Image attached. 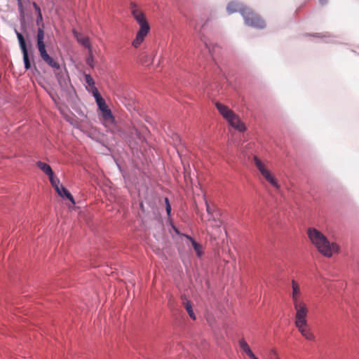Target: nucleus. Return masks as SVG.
<instances>
[{
	"label": "nucleus",
	"mask_w": 359,
	"mask_h": 359,
	"mask_svg": "<svg viewBox=\"0 0 359 359\" xmlns=\"http://www.w3.org/2000/svg\"><path fill=\"white\" fill-rule=\"evenodd\" d=\"M308 236L319 252L327 257H330L333 253L339 250L338 245L334 243H330L327 237L315 228H309Z\"/></svg>",
	"instance_id": "obj_1"
},
{
	"label": "nucleus",
	"mask_w": 359,
	"mask_h": 359,
	"mask_svg": "<svg viewBox=\"0 0 359 359\" xmlns=\"http://www.w3.org/2000/svg\"><path fill=\"white\" fill-rule=\"evenodd\" d=\"M130 9L133 16L140 25V29L132 43L135 48H137L143 42L144 38L149 32L150 26L147 21L144 14L137 8V6L135 3L130 4Z\"/></svg>",
	"instance_id": "obj_2"
},
{
	"label": "nucleus",
	"mask_w": 359,
	"mask_h": 359,
	"mask_svg": "<svg viewBox=\"0 0 359 359\" xmlns=\"http://www.w3.org/2000/svg\"><path fill=\"white\" fill-rule=\"evenodd\" d=\"M241 14L243 17L246 25L258 29H262L265 27L264 21L250 8L247 7L241 9Z\"/></svg>",
	"instance_id": "obj_3"
},
{
	"label": "nucleus",
	"mask_w": 359,
	"mask_h": 359,
	"mask_svg": "<svg viewBox=\"0 0 359 359\" xmlns=\"http://www.w3.org/2000/svg\"><path fill=\"white\" fill-rule=\"evenodd\" d=\"M253 161L255 166L259 170L264 179L269 182L274 188L279 189V185L273 175L266 168L263 162L257 157L254 156Z\"/></svg>",
	"instance_id": "obj_4"
},
{
	"label": "nucleus",
	"mask_w": 359,
	"mask_h": 359,
	"mask_svg": "<svg viewBox=\"0 0 359 359\" xmlns=\"http://www.w3.org/2000/svg\"><path fill=\"white\" fill-rule=\"evenodd\" d=\"M294 304L296 311L294 324H302L306 323V317L309 313V309L305 302H301Z\"/></svg>",
	"instance_id": "obj_5"
},
{
	"label": "nucleus",
	"mask_w": 359,
	"mask_h": 359,
	"mask_svg": "<svg viewBox=\"0 0 359 359\" xmlns=\"http://www.w3.org/2000/svg\"><path fill=\"white\" fill-rule=\"evenodd\" d=\"M15 33H16V35H17V37H18V39L19 41L20 49H21L22 55H23V61H24V64H25V68L26 69H29L31 67V64H30V61L29 59L28 51H27L25 40L22 34H20V32H18L17 30H15Z\"/></svg>",
	"instance_id": "obj_6"
},
{
	"label": "nucleus",
	"mask_w": 359,
	"mask_h": 359,
	"mask_svg": "<svg viewBox=\"0 0 359 359\" xmlns=\"http://www.w3.org/2000/svg\"><path fill=\"white\" fill-rule=\"evenodd\" d=\"M296 327L298 329L299 332L301 334L309 341H314L316 339L315 335L312 332L311 328L309 327L308 323H304L302 324H297L295 325Z\"/></svg>",
	"instance_id": "obj_7"
},
{
	"label": "nucleus",
	"mask_w": 359,
	"mask_h": 359,
	"mask_svg": "<svg viewBox=\"0 0 359 359\" xmlns=\"http://www.w3.org/2000/svg\"><path fill=\"white\" fill-rule=\"evenodd\" d=\"M99 109L102 112L103 118L107 121H113L114 116L111 110L108 108L104 99L97 100L96 102Z\"/></svg>",
	"instance_id": "obj_8"
},
{
	"label": "nucleus",
	"mask_w": 359,
	"mask_h": 359,
	"mask_svg": "<svg viewBox=\"0 0 359 359\" xmlns=\"http://www.w3.org/2000/svg\"><path fill=\"white\" fill-rule=\"evenodd\" d=\"M40 56L41 59L48 64L50 67L59 69L60 68V64L56 62L53 58H52L47 53L46 50L43 49L42 50L39 51Z\"/></svg>",
	"instance_id": "obj_9"
},
{
	"label": "nucleus",
	"mask_w": 359,
	"mask_h": 359,
	"mask_svg": "<svg viewBox=\"0 0 359 359\" xmlns=\"http://www.w3.org/2000/svg\"><path fill=\"white\" fill-rule=\"evenodd\" d=\"M226 121L232 127L240 132H243L245 130L244 123L241 122L239 117L235 113Z\"/></svg>",
	"instance_id": "obj_10"
},
{
	"label": "nucleus",
	"mask_w": 359,
	"mask_h": 359,
	"mask_svg": "<svg viewBox=\"0 0 359 359\" xmlns=\"http://www.w3.org/2000/svg\"><path fill=\"white\" fill-rule=\"evenodd\" d=\"M215 105L221 115L226 120L229 118L234 114V112L232 110H231L227 106L222 103L217 102Z\"/></svg>",
	"instance_id": "obj_11"
},
{
	"label": "nucleus",
	"mask_w": 359,
	"mask_h": 359,
	"mask_svg": "<svg viewBox=\"0 0 359 359\" xmlns=\"http://www.w3.org/2000/svg\"><path fill=\"white\" fill-rule=\"evenodd\" d=\"M292 299L293 304H296L298 302H301L302 301L299 299V297L301 294L300 291V287L297 282H296L294 280H292Z\"/></svg>",
	"instance_id": "obj_12"
},
{
	"label": "nucleus",
	"mask_w": 359,
	"mask_h": 359,
	"mask_svg": "<svg viewBox=\"0 0 359 359\" xmlns=\"http://www.w3.org/2000/svg\"><path fill=\"white\" fill-rule=\"evenodd\" d=\"M45 36L44 31L42 28H39L37 30V47L39 51L46 49V46L43 41Z\"/></svg>",
	"instance_id": "obj_13"
},
{
	"label": "nucleus",
	"mask_w": 359,
	"mask_h": 359,
	"mask_svg": "<svg viewBox=\"0 0 359 359\" xmlns=\"http://www.w3.org/2000/svg\"><path fill=\"white\" fill-rule=\"evenodd\" d=\"M185 237L191 241V245L194 248V250H195L196 255L198 257H201L202 255L203 254V247L202 245L197 243L194 239H193L190 236H188V235H186Z\"/></svg>",
	"instance_id": "obj_14"
},
{
	"label": "nucleus",
	"mask_w": 359,
	"mask_h": 359,
	"mask_svg": "<svg viewBox=\"0 0 359 359\" xmlns=\"http://www.w3.org/2000/svg\"><path fill=\"white\" fill-rule=\"evenodd\" d=\"M245 7L243 6L239 3L232 1L228 4L226 9L229 13H233L237 11H239L241 13V9H243Z\"/></svg>",
	"instance_id": "obj_15"
},
{
	"label": "nucleus",
	"mask_w": 359,
	"mask_h": 359,
	"mask_svg": "<svg viewBox=\"0 0 359 359\" xmlns=\"http://www.w3.org/2000/svg\"><path fill=\"white\" fill-rule=\"evenodd\" d=\"M36 165L39 167V168L40 170H41L48 177L53 175V172L52 168L47 163L41 162V161H38Z\"/></svg>",
	"instance_id": "obj_16"
},
{
	"label": "nucleus",
	"mask_w": 359,
	"mask_h": 359,
	"mask_svg": "<svg viewBox=\"0 0 359 359\" xmlns=\"http://www.w3.org/2000/svg\"><path fill=\"white\" fill-rule=\"evenodd\" d=\"M59 191L60 194H58V195H60L62 198H67L72 203V204H75V201L72 195L65 187L61 185Z\"/></svg>",
	"instance_id": "obj_17"
},
{
	"label": "nucleus",
	"mask_w": 359,
	"mask_h": 359,
	"mask_svg": "<svg viewBox=\"0 0 359 359\" xmlns=\"http://www.w3.org/2000/svg\"><path fill=\"white\" fill-rule=\"evenodd\" d=\"M74 36L76 38L77 41L83 46L90 48V42L89 39L86 36H81L76 32H74Z\"/></svg>",
	"instance_id": "obj_18"
},
{
	"label": "nucleus",
	"mask_w": 359,
	"mask_h": 359,
	"mask_svg": "<svg viewBox=\"0 0 359 359\" xmlns=\"http://www.w3.org/2000/svg\"><path fill=\"white\" fill-rule=\"evenodd\" d=\"M238 344L240 346V348L246 355L252 352V350L250 349L249 345L243 338L239 339Z\"/></svg>",
	"instance_id": "obj_19"
},
{
	"label": "nucleus",
	"mask_w": 359,
	"mask_h": 359,
	"mask_svg": "<svg viewBox=\"0 0 359 359\" xmlns=\"http://www.w3.org/2000/svg\"><path fill=\"white\" fill-rule=\"evenodd\" d=\"M184 305L190 318H191L193 320H196V316L194 313L192 305L190 301L186 300V302H184Z\"/></svg>",
	"instance_id": "obj_20"
},
{
	"label": "nucleus",
	"mask_w": 359,
	"mask_h": 359,
	"mask_svg": "<svg viewBox=\"0 0 359 359\" xmlns=\"http://www.w3.org/2000/svg\"><path fill=\"white\" fill-rule=\"evenodd\" d=\"M49 180H50V182L52 186L55 188L56 192L57 194H60L59 191L60 187V186L59 185V184H60L59 179L54 177L53 175L51 176H49Z\"/></svg>",
	"instance_id": "obj_21"
},
{
	"label": "nucleus",
	"mask_w": 359,
	"mask_h": 359,
	"mask_svg": "<svg viewBox=\"0 0 359 359\" xmlns=\"http://www.w3.org/2000/svg\"><path fill=\"white\" fill-rule=\"evenodd\" d=\"M91 92H92V94L94 96L96 102L97 100L103 99L95 86H93L91 88Z\"/></svg>",
	"instance_id": "obj_22"
},
{
	"label": "nucleus",
	"mask_w": 359,
	"mask_h": 359,
	"mask_svg": "<svg viewBox=\"0 0 359 359\" xmlns=\"http://www.w3.org/2000/svg\"><path fill=\"white\" fill-rule=\"evenodd\" d=\"M91 92H92V94L94 96L96 102L97 100L103 99L95 86H93L91 88Z\"/></svg>",
	"instance_id": "obj_23"
},
{
	"label": "nucleus",
	"mask_w": 359,
	"mask_h": 359,
	"mask_svg": "<svg viewBox=\"0 0 359 359\" xmlns=\"http://www.w3.org/2000/svg\"><path fill=\"white\" fill-rule=\"evenodd\" d=\"M91 92H92V94L94 96L96 102L97 100L103 99L95 86H93L91 88Z\"/></svg>",
	"instance_id": "obj_24"
},
{
	"label": "nucleus",
	"mask_w": 359,
	"mask_h": 359,
	"mask_svg": "<svg viewBox=\"0 0 359 359\" xmlns=\"http://www.w3.org/2000/svg\"><path fill=\"white\" fill-rule=\"evenodd\" d=\"M85 81L90 88L95 86V81L90 74L85 75Z\"/></svg>",
	"instance_id": "obj_25"
},
{
	"label": "nucleus",
	"mask_w": 359,
	"mask_h": 359,
	"mask_svg": "<svg viewBox=\"0 0 359 359\" xmlns=\"http://www.w3.org/2000/svg\"><path fill=\"white\" fill-rule=\"evenodd\" d=\"M33 6L37 13V15H39V14H41V9L39 7V6L35 3L34 2L33 3Z\"/></svg>",
	"instance_id": "obj_26"
},
{
	"label": "nucleus",
	"mask_w": 359,
	"mask_h": 359,
	"mask_svg": "<svg viewBox=\"0 0 359 359\" xmlns=\"http://www.w3.org/2000/svg\"><path fill=\"white\" fill-rule=\"evenodd\" d=\"M43 22V16H42V14H39L37 15V19H36V24L39 25H40L41 23H42Z\"/></svg>",
	"instance_id": "obj_27"
},
{
	"label": "nucleus",
	"mask_w": 359,
	"mask_h": 359,
	"mask_svg": "<svg viewBox=\"0 0 359 359\" xmlns=\"http://www.w3.org/2000/svg\"><path fill=\"white\" fill-rule=\"evenodd\" d=\"M165 208H166L167 214L169 216L170 215V212H171V205H170V204L168 203V205L165 206Z\"/></svg>",
	"instance_id": "obj_28"
},
{
	"label": "nucleus",
	"mask_w": 359,
	"mask_h": 359,
	"mask_svg": "<svg viewBox=\"0 0 359 359\" xmlns=\"http://www.w3.org/2000/svg\"><path fill=\"white\" fill-rule=\"evenodd\" d=\"M249 358H250L251 359H258L255 355L253 353V352H250L249 354L247 355Z\"/></svg>",
	"instance_id": "obj_29"
},
{
	"label": "nucleus",
	"mask_w": 359,
	"mask_h": 359,
	"mask_svg": "<svg viewBox=\"0 0 359 359\" xmlns=\"http://www.w3.org/2000/svg\"><path fill=\"white\" fill-rule=\"evenodd\" d=\"M205 204H206V209H207V211H208V212H210V208H209V205L208 204V202H207V201L205 202Z\"/></svg>",
	"instance_id": "obj_30"
},
{
	"label": "nucleus",
	"mask_w": 359,
	"mask_h": 359,
	"mask_svg": "<svg viewBox=\"0 0 359 359\" xmlns=\"http://www.w3.org/2000/svg\"><path fill=\"white\" fill-rule=\"evenodd\" d=\"M165 206L168 205V203H170L168 198H165Z\"/></svg>",
	"instance_id": "obj_31"
},
{
	"label": "nucleus",
	"mask_w": 359,
	"mask_h": 359,
	"mask_svg": "<svg viewBox=\"0 0 359 359\" xmlns=\"http://www.w3.org/2000/svg\"><path fill=\"white\" fill-rule=\"evenodd\" d=\"M319 1L321 4H324L327 2V0H319Z\"/></svg>",
	"instance_id": "obj_32"
},
{
	"label": "nucleus",
	"mask_w": 359,
	"mask_h": 359,
	"mask_svg": "<svg viewBox=\"0 0 359 359\" xmlns=\"http://www.w3.org/2000/svg\"><path fill=\"white\" fill-rule=\"evenodd\" d=\"M276 359H278V358Z\"/></svg>",
	"instance_id": "obj_33"
}]
</instances>
